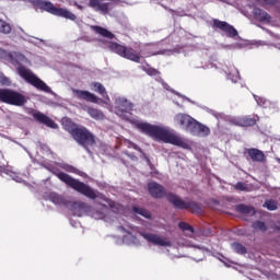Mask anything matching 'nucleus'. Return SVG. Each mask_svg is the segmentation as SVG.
<instances>
[{"label": "nucleus", "mask_w": 280, "mask_h": 280, "mask_svg": "<svg viewBox=\"0 0 280 280\" xmlns=\"http://www.w3.org/2000/svg\"><path fill=\"white\" fill-rule=\"evenodd\" d=\"M132 108L133 105L126 97L120 96L115 100V114L120 117V119L129 121V124L136 126V128H138V130L143 135H148V137H151L155 141L171 143L172 145H177L184 150H189V148H191L187 140L176 133H173L170 129L138 120L137 117L132 116Z\"/></svg>", "instance_id": "obj_1"}, {"label": "nucleus", "mask_w": 280, "mask_h": 280, "mask_svg": "<svg viewBox=\"0 0 280 280\" xmlns=\"http://www.w3.org/2000/svg\"><path fill=\"white\" fill-rule=\"evenodd\" d=\"M120 231L122 233H127L122 236V243L127 246H139V238L137 235H141L149 244H153L154 246H172V242H170L166 237L152 234V233H139V230L136 226H120Z\"/></svg>", "instance_id": "obj_2"}, {"label": "nucleus", "mask_w": 280, "mask_h": 280, "mask_svg": "<svg viewBox=\"0 0 280 280\" xmlns=\"http://www.w3.org/2000/svg\"><path fill=\"white\" fill-rule=\"evenodd\" d=\"M62 125L65 126L66 130H68V132H70V135L73 137L74 141L79 143V145L86 148L88 145L95 144V137L85 127L75 126V124H73L69 118H63Z\"/></svg>", "instance_id": "obj_3"}, {"label": "nucleus", "mask_w": 280, "mask_h": 280, "mask_svg": "<svg viewBox=\"0 0 280 280\" xmlns=\"http://www.w3.org/2000/svg\"><path fill=\"white\" fill-rule=\"evenodd\" d=\"M70 211H72L73 215H77V218L90 215V218H94V220H105V222H108V213L110 212L106 206H102L101 210H93L89 203L82 201L73 202L70 206Z\"/></svg>", "instance_id": "obj_4"}, {"label": "nucleus", "mask_w": 280, "mask_h": 280, "mask_svg": "<svg viewBox=\"0 0 280 280\" xmlns=\"http://www.w3.org/2000/svg\"><path fill=\"white\" fill-rule=\"evenodd\" d=\"M52 173L55 174V176H57V178H59V180L68 185V187H71L72 189H74V191L82 194V196H85L91 200H95V198H97V192L93 190L89 185L69 176L66 173L56 172V171H52Z\"/></svg>", "instance_id": "obj_5"}, {"label": "nucleus", "mask_w": 280, "mask_h": 280, "mask_svg": "<svg viewBox=\"0 0 280 280\" xmlns=\"http://www.w3.org/2000/svg\"><path fill=\"white\" fill-rule=\"evenodd\" d=\"M18 73L23 78V80H25V82L37 89V91H42L43 93H49L50 95H54V91L51 90V88H49V85H47L45 81L40 80V78L34 74V72H32L30 69L23 66H19Z\"/></svg>", "instance_id": "obj_6"}, {"label": "nucleus", "mask_w": 280, "mask_h": 280, "mask_svg": "<svg viewBox=\"0 0 280 280\" xmlns=\"http://www.w3.org/2000/svg\"><path fill=\"white\" fill-rule=\"evenodd\" d=\"M37 5H39L40 10H45V12L54 14V16H60L61 19H68L69 21H75L77 19L75 14L71 13L69 9L57 8L49 1H37Z\"/></svg>", "instance_id": "obj_7"}, {"label": "nucleus", "mask_w": 280, "mask_h": 280, "mask_svg": "<svg viewBox=\"0 0 280 280\" xmlns=\"http://www.w3.org/2000/svg\"><path fill=\"white\" fill-rule=\"evenodd\" d=\"M108 49H110V51H113L114 54L121 56V58H126L127 60H131L132 62H139L141 60V56L135 52V49L130 47H126L117 43H109Z\"/></svg>", "instance_id": "obj_8"}, {"label": "nucleus", "mask_w": 280, "mask_h": 280, "mask_svg": "<svg viewBox=\"0 0 280 280\" xmlns=\"http://www.w3.org/2000/svg\"><path fill=\"white\" fill-rule=\"evenodd\" d=\"M0 102H3L4 104H11L13 106H23L27 100L23 96V94L19 92L4 89L0 90Z\"/></svg>", "instance_id": "obj_9"}, {"label": "nucleus", "mask_w": 280, "mask_h": 280, "mask_svg": "<svg viewBox=\"0 0 280 280\" xmlns=\"http://www.w3.org/2000/svg\"><path fill=\"white\" fill-rule=\"evenodd\" d=\"M0 60H4L5 62H11V65H19V62H25L27 60L21 52H8V50L0 48Z\"/></svg>", "instance_id": "obj_10"}, {"label": "nucleus", "mask_w": 280, "mask_h": 280, "mask_svg": "<svg viewBox=\"0 0 280 280\" xmlns=\"http://www.w3.org/2000/svg\"><path fill=\"white\" fill-rule=\"evenodd\" d=\"M175 124H178L182 128H185L187 132H191L196 119L187 114H177L174 118Z\"/></svg>", "instance_id": "obj_11"}, {"label": "nucleus", "mask_w": 280, "mask_h": 280, "mask_svg": "<svg viewBox=\"0 0 280 280\" xmlns=\"http://www.w3.org/2000/svg\"><path fill=\"white\" fill-rule=\"evenodd\" d=\"M213 27H217V30H221V32H224L229 38H235L237 36V30L233 27V25L229 24L228 22L220 21V20H213Z\"/></svg>", "instance_id": "obj_12"}, {"label": "nucleus", "mask_w": 280, "mask_h": 280, "mask_svg": "<svg viewBox=\"0 0 280 280\" xmlns=\"http://www.w3.org/2000/svg\"><path fill=\"white\" fill-rule=\"evenodd\" d=\"M74 93L75 97L78 100H85V102H92V104H100L102 100H100L95 94L89 92V91H82V90H72Z\"/></svg>", "instance_id": "obj_13"}, {"label": "nucleus", "mask_w": 280, "mask_h": 280, "mask_svg": "<svg viewBox=\"0 0 280 280\" xmlns=\"http://www.w3.org/2000/svg\"><path fill=\"white\" fill-rule=\"evenodd\" d=\"M230 122L234 126L248 128L249 126H255V124H257V119L250 118V116L233 117L230 119Z\"/></svg>", "instance_id": "obj_14"}, {"label": "nucleus", "mask_w": 280, "mask_h": 280, "mask_svg": "<svg viewBox=\"0 0 280 280\" xmlns=\"http://www.w3.org/2000/svg\"><path fill=\"white\" fill-rule=\"evenodd\" d=\"M190 135H197L199 137H209L211 135V129L206 125L200 124L198 120H195L192 129H190Z\"/></svg>", "instance_id": "obj_15"}, {"label": "nucleus", "mask_w": 280, "mask_h": 280, "mask_svg": "<svg viewBox=\"0 0 280 280\" xmlns=\"http://www.w3.org/2000/svg\"><path fill=\"white\" fill-rule=\"evenodd\" d=\"M245 154H248L249 159H252L254 163H264V161H266V154L264 151L256 148L246 149Z\"/></svg>", "instance_id": "obj_16"}, {"label": "nucleus", "mask_w": 280, "mask_h": 280, "mask_svg": "<svg viewBox=\"0 0 280 280\" xmlns=\"http://www.w3.org/2000/svg\"><path fill=\"white\" fill-rule=\"evenodd\" d=\"M148 190L153 198H163L165 196V188L158 183H149Z\"/></svg>", "instance_id": "obj_17"}, {"label": "nucleus", "mask_w": 280, "mask_h": 280, "mask_svg": "<svg viewBox=\"0 0 280 280\" xmlns=\"http://www.w3.org/2000/svg\"><path fill=\"white\" fill-rule=\"evenodd\" d=\"M33 117L36 119V121H39V124H45V126H48V128H58V124L40 112L33 114Z\"/></svg>", "instance_id": "obj_18"}, {"label": "nucleus", "mask_w": 280, "mask_h": 280, "mask_svg": "<svg viewBox=\"0 0 280 280\" xmlns=\"http://www.w3.org/2000/svg\"><path fill=\"white\" fill-rule=\"evenodd\" d=\"M167 200L171 201V203L174 205V207H176V209H189L194 205L190 202L183 201L180 198H178V196L173 195V194L167 195Z\"/></svg>", "instance_id": "obj_19"}, {"label": "nucleus", "mask_w": 280, "mask_h": 280, "mask_svg": "<svg viewBox=\"0 0 280 280\" xmlns=\"http://www.w3.org/2000/svg\"><path fill=\"white\" fill-rule=\"evenodd\" d=\"M253 15L256 21H260L261 23H270V14L266 13L261 9L255 8L253 10Z\"/></svg>", "instance_id": "obj_20"}, {"label": "nucleus", "mask_w": 280, "mask_h": 280, "mask_svg": "<svg viewBox=\"0 0 280 280\" xmlns=\"http://www.w3.org/2000/svg\"><path fill=\"white\" fill-rule=\"evenodd\" d=\"M48 200H50V202H52V205H56L57 207L60 206H67V200H65V198L56 192H49L48 195Z\"/></svg>", "instance_id": "obj_21"}, {"label": "nucleus", "mask_w": 280, "mask_h": 280, "mask_svg": "<svg viewBox=\"0 0 280 280\" xmlns=\"http://www.w3.org/2000/svg\"><path fill=\"white\" fill-rule=\"evenodd\" d=\"M237 213H242L243 215H255V208L241 203L236 206Z\"/></svg>", "instance_id": "obj_22"}, {"label": "nucleus", "mask_w": 280, "mask_h": 280, "mask_svg": "<svg viewBox=\"0 0 280 280\" xmlns=\"http://www.w3.org/2000/svg\"><path fill=\"white\" fill-rule=\"evenodd\" d=\"M92 30L100 36H103L104 38H109L110 40L115 36V35H113V33H110V31H108L102 26H92Z\"/></svg>", "instance_id": "obj_23"}, {"label": "nucleus", "mask_w": 280, "mask_h": 280, "mask_svg": "<svg viewBox=\"0 0 280 280\" xmlns=\"http://www.w3.org/2000/svg\"><path fill=\"white\" fill-rule=\"evenodd\" d=\"M92 86L96 93H100V95H102V97H105V100H107V102H110V98L108 97V93H106V88H104V85H102V83L94 82V83H92Z\"/></svg>", "instance_id": "obj_24"}, {"label": "nucleus", "mask_w": 280, "mask_h": 280, "mask_svg": "<svg viewBox=\"0 0 280 280\" xmlns=\"http://www.w3.org/2000/svg\"><path fill=\"white\" fill-rule=\"evenodd\" d=\"M88 113L90 117H92V119H96V121H101L102 119H104V113H102V110L100 109L89 108Z\"/></svg>", "instance_id": "obj_25"}, {"label": "nucleus", "mask_w": 280, "mask_h": 280, "mask_svg": "<svg viewBox=\"0 0 280 280\" xmlns=\"http://www.w3.org/2000/svg\"><path fill=\"white\" fill-rule=\"evenodd\" d=\"M133 213H138V215H142V218H147L148 220L152 218V213H150L149 210L143 208L133 207Z\"/></svg>", "instance_id": "obj_26"}, {"label": "nucleus", "mask_w": 280, "mask_h": 280, "mask_svg": "<svg viewBox=\"0 0 280 280\" xmlns=\"http://www.w3.org/2000/svg\"><path fill=\"white\" fill-rule=\"evenodd\" d=\"M10 32H12L10 23L0 20V34H10Z\"/></svg>", "instance_id": "obj_27"}, {"label": "nucleus", "mask_w": 280, "mask_h": 280, "mask_svg": "<svg viewBox=\"0 0 280 280\" xmlns=\"http://www.w3.org/2000/svg\"><path fill=\"white\" fill-rule=\"evenodd\" d=\"M232 249L234 253H237L238 255H246V247L240 243H233Z\"/></svg>", "instance_id": "obj_28"}, {"label": "nucleus", "mask_w": 280, "mask_h": 280, "mask_svg": "<svg viewBox=\"0 0 280 280\" xmlns=\"http://www.w3.org/2000/svg\"><path fill=\"white\" fill-rule=\"evenodd\" d=\"M254 100H256L258 106H261L262 108H268L270 102L264 97H259L257 95H254Z\"/></svg>", "instance_id": "obj_29"}, {"label": "nucleus", "mask_w": 280, "mask_h": 280, "mask_svg": "<svg viewBox=\"0 0 280 280\" xmlns=\"http://www.w3.org/2000/svg\"><path fill=\"white\" fill-rule=\"evenodd\" d=\"M262 207L268 209V211H277V201L275 200H267Z\"/></svg>", "instance_id": "obj_30"}, {"label": "nucleus", "mask_w": 280, "mask_h": 280, "mask_svg": "<svg viewBox=\"0 0 280 280\" xmlns=\"http://www.w3.org/2000/svg\"><path fill=\"white\" fill-rule=\"evenodd\" d=\"M59 167H61V170H65L66 172H70L71 174H77L78 173V168H75L74 166L70 165V164H59Z\"/></svg>", "instance_id": "obj_31"}, {"label": "nucleus", "mask_w": 280, "mask_h": 280, "mask_svg": "<svg viewBox=\"0 0 280 280\" xmlns=\"http://www.w3.org/2000/svg\"><path fill=\"white\" fill-rule=\"evenodd\" d=\"M0 84H2V86H10V84H12L10 78L5 77L3 72H0Z\"/></svg>", "instance_id": "obj_32"}, {"label": "nucleus", "mask_w": 280, "mask_h": 280, "mask_svg": "<svg viewBox=\"0 0 280 280\" xmlns=\"http://www.w3.org/2000/svg\"><path fill=\"white\" fill-rule=\"evenodd\" d=\"M4 174H7L8 176H11V178L15 180V183H23V179L12 171H4Z\"/></svg>", "instance_id": "obj_33"}, {"label": "nucleus", "mask_w": 280, "mask_h": 280, "mask_svg": "<svg viewBox=\"0 0 280 280\" xmlns=\"http://www.w3.org/2000/svg\"><path fill=\"white\" fill-rule=\"evenodd\" d=\"M178 226L182 229V231H189L191 234L194 233V226L189 225V223L179 222Z\"/></svg>", "instance_id": "obj_34"}, {"label": "nucleus", "mask_w": 280, "mask_h": 280, "mask_svg": "<svg viewBox=\"0 0 280 280\" xmlns=\"http://www.w3.org/2000/svg\"><path fill=\"white\" fill-rule=\"evenodd\" d=\"M253 228L256 229V231H266V223L261 222V221H257L253 224Z\"/></svg>", "instance_id": "obj_35"}, {"label": "nucleus", "mask_w": 280, "mask_h": 280, "mask_svg": "<svg viewBox=\"0 0 280 280\" xmlns=\"http://www.w3.org/2000/svg\"><path fill=\"white\" fill-rule=\"evenodd\" d=\"M238 191H248V186L245 183L238 182L235 186Z\"/></svg>", "instance_id": "obj_36"}, {"label": "nucleus", "mask_w": 280, "mask_h": 280, "mask_svg": "<svg viewBox=\"0 0 280 280\" xmlns=\"http://www.w3.org/2000/svg\"><path fill=\"white\" fill-rule=\"evenodd\" d=\"M126 145H127V148H132L133 150H137L138 152H142L141 148H139V145H137L136 143H133L130 140L126 141Z\"/></svg>", "instance_id": "obj_37"}, {"label": "nucleus", "mask_w": 280, "mask_h": 280, "mask_svg": "<svg viewBox=\"0 0 280 280\" xmlns=\"http://www.w3.org/2000/svg\"><path fill=\"white\" fill-rule=\"evenodd\" d=\"M228 78L234 83L237 82V80H240V71L236 70L234 75L230 73Z\"/></svg>", "instance_id": "obj_38"}, {"label": "nucleus", "mask_w": 280, "mask_h": 280, "mask_svg": "<svg viewBox=\"0 0 280 280\" xmlns=\"http://www.w3.org/2000/svg\"><path fill=\"white\" fill-rule=\"evenodd\" d=\"M261 5H275L277 3V0H259Z\"/></svg>", "instance_id": "obj_39"}, {"label": "nucleus", "mask_w": 280, "mask_h": 280, "mask_svg": "<svg viewBox=\"0 0 280 280\" xmlns=\"http://www.w3.org/2000/svg\"><path fill=\"white\" fill-rule=\"evenodd\" d=\"M145 71L148 75H159V71L154 68H148Z\"/></svg>", "instance_id": "obj_40"}, {"label": "nucleus", "mask_w": 280, "mask_h": 280, "mask_svg": "<svg viewBox=\"0 0 280 280\" xmlns=\"http://www.w3.org/2000/svg\"><path fill=\"white\" fill-rule=\"evenodd\" d=\"M107 205H109L110 209H115V207H117V203H115V201H107Z\"/></svg>", "instance_id": "obj_41"}, {"label": "nucleus", "mask_w": 280, "mask_h": 280, "mask_svg": "<svg viewBox=\"0 0 280 280\" xmlns=\"http://www.w3.org/2000/svg\"><path fill=\"white\" fill-rule=\"evenodd\" d=\"M159 54H161V51H154V52H150L149 55H147V56H159Z\"/></svg>", "instance_id": "obj_42"}, {"label": "nucleus", "mask_w": 280, "mask_h": 280, "mask_svg": "<svg viewBox=\"0 0 280 280\" xmlns=\"http://www.w3.org/2000/svg\"><path fill=\"white\" fill-rule=\"evenodd\" d=\"M164 89H166V91H170V85H167V83H163Z\"/></svg>", "instance_id": "obj_43"}, {"label": "nucleus", "mask_w": 280, "mask_h": 280, "mask_svg": "<svg viewBox=\"0 0 280 280\" xmlns=\"http://www.w3.org/2000/svg\"><path fill=\"white\" fill-rule=\"evenodd\" d=\"M74 5H77V8H78L79 10H82V5H80V4H78V3H74Z\"/></svg>", "instance_id": "obj_44"}, {"label": "nucleus", "mask_w": 280, "mask_h": 280, "mask_svg": "<svg viewBox=\"0 0 280 280\" xmlns=\"http://www.w3.org/2000/svg\"><path fill=\"white\" fill-rule=\"evenodd\" d=\"M131 159H132V161H137V156H132Z\"/></svg>", "instance_id": "obj_45"}, {"label": "nucleus", "mask_w": 280, "mask_h": 280, "mask_svg": "<svg viewBox=\"0 0 280 280\" xmlns=\"http://www.w3.org/2000/svg\"><path fill=\"white\" fill-rule=\"evenodd\" d=\"M85 150H88V152H89V148L88 147H85Z\"/></svg>", "instance_id": "obj_46"}, {"label": "nucleus", "mask_w": 280, "mask_h": 280, "mask_svg": "<svg viewBox=\"0 0 280 280\" xmlns=\"http://www.w3.org/2000/svg\"><path fill=\"white\" fill-rule=\"evenodd\" d=\"M277 161H278V163H280V159H278Z\"/></svg>", "instance_id": "obj_47"}]
</instances>
